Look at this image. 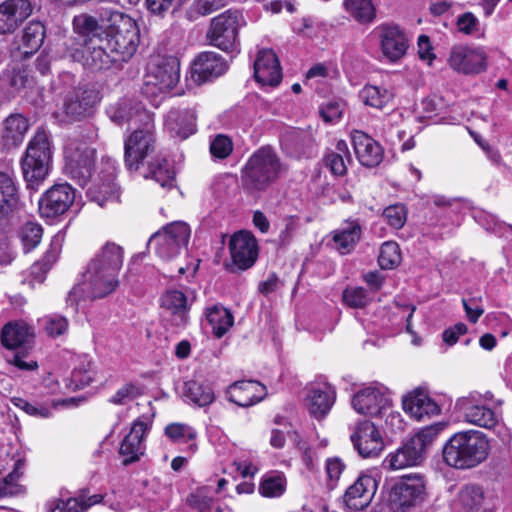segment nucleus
Here are the masks:
<instances>
[{"mask_svg":"<svg viewBox=\"0 0 512 512\" xmlns=\"http://www.w3.org/2000/svg\"><path fill=\"white\" fill-rule=\"evenodd\" d=\"M123 265V249L113 242L105 243L91 259L84 282L72 288L67 303L77 306L81 300L104 298L119 286V271Z\"/></svg>","mask_w":512,"mask_h":512,"instance_id":"obj_1","label":"nucleus"},{"mask_svg":"<svg viewBox=\"0 0 512 512\" xmlns=\"http://www.w3.org/2000/svg\"><path fill=\"white\" fill-rule=\"evenodd\" d=\"M112 121L119 125H142L125 141V163L129 170H137L139 165L154 150V119L140 103L123 100L108 111Z\"/></svg>","mask_w":512,"mask_h":512,"instance_id":"obj_2","label":"nucleus"},{"mask_svg":"<svg viewBox=\"0 0 512 512\" xmlns=\"http://www.w3.org/2000/svg\"><path fill=\"white\" fill-rule=\"evenodd\" d=\"M490 453L488 437L478 430L455 433L443 447L444 462L456 469H470L483 463Z\"/></svg>","mask_w":512,"mask_h":512,"instance_id":"obj_3","label":"nucleus"},{"mask_svg":"<svg viewBox=\"0 0 512 512\" xmlns=\"http://www.w3.org/2000/svg\"><path fill=\"white\" fill-rule=\"evenodd\" d=\"M101 21L106 24L107 48L119 62L128 61L136 52L139 43V30L136 22L128 15L102 9Z\"/></svg>","mask_w":512,"mask_h":512,"instance_id":"obj_4","label":"nucleus"},{"mask_svg":"<svg viewBox=\"0 0 512 512\" xmlns=\"http://www.w3.org/2000/svg\"><path fill=\"white\" fill-rule=\"evenodd\" d=\"M286 171V166L269 146L256 150L242 170L243 186L251 191H264Z\"/></svg>","mask_w":512,"mask_h":512,"instance_id":"obj_5","label":"nucleus"},{"mask_svg":"<svg viewBox=\"0 0 512 512\" xmlns=\"http://www.w3.org/2000/svg\"><path fill=\"white\" fill-rule=\"evenodd\" d=\"M51 154L47 132L43 129L37 130L21 162L23 176L29 187L34 188L46 177Z\"/></svg>","mask_w":512,"mask_h":512,"instance_id":"obj_6","label":"nucleus"},{"mask_svg":"<svg viewBox=\"0 0 512 512\" xmlns=\"http://www.w3.org/2000/svg\"><path fill=\"white\" fill-rule=\"evenodd\" d=\"M180 79V62L175 56H156L147 65L143 94L157 96L173 89Z\"/></svg>","mask_w":512,"mask_h":512,"instance_id":"obj_7","label":"nucleus"},{"mask_svg":"<svg viewBox=\"0 0 512 512\" xmlns=\"http://www.w3.org/2000/svg\"><path fill=\"white\" fill-rule=\"evenodd\" d=\"M492 400L493 394L490 391H472L458 398L455 407L463 413L465 421L469 424L490 430L499 422V416L490 407Z\"/></svg>","mask_w":512,"mask_h":512,"instance_id":"obj_8","label":"nucleus"},{"mask_svg":"<svg viewBox=\"0 0 512 512\" xmlns=\"http://www.w3.org/2000/svg\"><path fill=\"white\" fill-rule=\"evenodd\" d=\"M243 25L242 13L229 9L212 18L207 39L211 45L223 51L235 52L238 50V31Z\"/></svg>","mask_w":512,"mask_h":512,"instance_id":"obj_9","label":"nucleus"},{"mask_svg":"<svg viewBox=\"0 0 512 512\" xmlns=\"http://www.w3.org/2000/svg\"><path fill=\"white\" fill-rule=\"evenodd\" d=\"M425 499V481L419 474L401 477L389 490L387 502L393 512H406Z\"/></svg>","mask_w":512,"mask_h":512,"instance_id":"obj_10","label":"nucleus"},{"mask_svg":"<svg viewBox=\"0 0 512 512\" xmlns=\"http://www.w3.org/2000/svg\"><path fill=\"white\" fill-rule=\"evenodd\" d=\"M191 229L187 223L175 221L156 232L149 240L155 253L163 260H171L186 249Z\"/></svg>","mask_w":512,"mask_h":512,"instance_id":"obj_11","label":"nucleus"},{"mask_svg":"<svg viewBox=\"0 0 512 512\" xmlns=\"http://www.w3.org/2000/svg\"><path fill=\"white\" fill-rule=\"evenodd\" d=\"M65 173L84 187L91 177L95 149L87 143L72 140L65 147Z\"/></svg>","mask_w":512,"mask_h":512,"instance_id":"obj_12","label":"nucleus"},{"mask_svg":"<svg viewBox=\"0 0 512 512\" xmlns=\"http://www.w3.org/2000/svg\"><path fill=\"white\" fill-rule=\"evenodd\" d=\"M352 406L359 414L378 416L391 406L389 390L379 383L360 389L352 398Z\"/></svg>","mask_w":512,"mask_h":512,"instance_id":"obj_13","label":"nucleus"},{"mask_svg":"<svg viewBox=\"0 0 512 512\" xmlns=\"http://www.w3.org/2000/svg\"><path fill=\"white\" fill-rule=\"evenodd\" d=\"M379 479L380 474L377 471L360 474L344 494V502L347 507L353 510L366 508L374 498Z\"/></svg>","mask_w":512,"mask_h":512,"instance_id":"obj_14","label":"nucleus"},{"mask_svg":"<svg viewBox=\"0 0 512 512\" xmlns=\"http://www.w3.org/2000/svg\"><path fill=\"white\" fill-rule=\"evenodd\" d=\"M448 64L458 73L479 74L486 69V55L481 48L457 45L450 51Z\"/></svg>","mask_w":512,"mask_h":512,"instance_id":"obj_15","label":"nucleus"},{"mask_svg":"<svg viewBox=\"0 0 512 512\" xmlns=\"http://www.w3.org/2000/svg\"><path fill=\"white\" fill-rule=\"evenodd\" d=\"M75 199V190L67 183L56 184L39 200V212L42 217L54 218L64 214Z\"/></svg>","mask_w":512,"mask_h":512,"instance_id":"obj_16","label":"nucleus"},{"mask_svg":"<svg viewBox=\"0 0 512 512\" xmlns=\"http://www.w3.org/2000/svg\"><path fill=\"white\" fill-rule=\"evenodd\" d=\"M382 54L391 62L403 58L409 47L406 33L397 25L382 24L376 28Z\"/></svg>","mask_w":512,"mask_h":512,"instance_id":"obj_17","label":"nucleus"},{"mask_svg":"<svg viewBox=\"0 0 512 512\" xmlns=\"http://www.w3.org/2000/svg\"><path fill=\"white\" fill-rule=\"evenodd\" d=\"M351 441L363 458L377 457L384 449V441L379 430L368 420L358 423L351 435Z\"/></svg>","mask_w":512,"mask_h":512,"instance_id":"obj_18","label":"nucleus"},{"mask_svg":"<svg viewBox=\"0 0 512 512\" xmlns=\"http://www.w3.org/2000/svg\"><path fill=\"white\" fill-rule=\"evenodd\" d=\"M162 316L172 326L183 328L189 323L188 299L180 290H168L160 298Z\"/></svg>","mask_w":512,"mask_h":512,"instance_id":"obj_19","label":"nucleus"},{"mask_svg":"<svg viewBox=\"0 0 512 512\" xmlns=\"http://www.w3.org/2000/svg\"><path fill=\"white\" fill-rule=\"evenodd\" d=\"M232 264L239 270L253 266L258 256V245L255 237L249 232L235 233L229 242Z\"/></svg>","mask_w":512,"mask_h":512,"instance_id":"obj_20","label":"nucleus"},{"mask_svg":"<svg viewBox=\"0 0 512 512\" xmlns=\"http://www.w3.org/2000/svg\"><path fill=\"white\" fill-rule=\"evenodd\" d=\"M99 100V93L94 88L86 86L74 88L65 96V114L72 120H79L90 114Z\"/></svg>","mask_w":512,"mask_h":512,"instance_id":"obj_21","label":"nucleus"},{"mask_svg":"<svg viewBox=\"0 0 512 512\" xmlns=\"http://www.w3.org/2000/svg\"><path fill=\"white\" fill-rule=\"evenodd\" d=\"M197 115L194 109H171L165 116L164 128L170 137L185 140L197 131Z\"/></svg>","mask_w":512,"mask_h":512,"instance_id":"obj_22","label":"nucleus"},{"mask_svg":"<svg viewBox=\"0 0 512 512\" xmlns=\"http://www.w3.org/2000/svg\"><path fill=\"white\" fill-rule=\"evenodd\" d=\"M336 399L334 388L327 383H314L308 388L305 403L311 416L321 420L329 413Z\"/></svg>","mask_w":512,"mask_h":512,"instance_id":"obj_23","label":"nucleus"},{"mask_svg":"<svg viewBox=\"0 0 512 512\" xmlns=\"http://www.w3.org/2000/svg\"><path fill=\"white\" fill-rule=\"evenodd\" d=\"M266 387L257 381H236L225 391L228 401L240 406L249 407L264 399Z\"/></svg>","mask_w":512,"mask_h":512,"instance_id":"obj_24","label":"nucleus"},{"mask_svg":"<svg viewBox=\"0 0 512 512\" xmlns=\"http://www.w3.org/2000/svg\"><path fill=\"white\" fill-rule=\"evenodd\" d=\"M254 77L263 86L275 87L282 80L279 60L271 49L260 50L254 63Z\"/></svg>","mask_w":512,"mask_h":512,"instance_id":"obj_25","label":"nucleus"},{"mask_svg":"<svg viewBox=\"0 0 512 512\" xmlns=\"http://www.w3.org/2000/svg\"><path fill=\"white\" fill-rule=\"evenodd\" d=\"M32 10L30 0H6L0 4V34L14 32Z\"/></svg>","mask_w":512,"mask_h":512,"instance_id":"obj_26","label":"nucleus"},{"mask_svg":"<svg viewBox=\"0 0 512 512\" xmlns=\"http://www.w3.org/2000/svg\"><path fill=\"white\" fill-rule=\"evenodd\" d=\"M355 155L361 165L366 167L378 166L384 156L382 146L368 134L355 130L351 133Z\"/></svg>","mask_w":512,"mask_h":512,"instance_id":"obj_27","label":"nucleus"},{"mask_svg":"<svg viewBox=\"0 0 512 512\" xmlns=\"http://www.w3.org/2000/svg\"><path fill=\"white\" fill-rule=\"evenodd\" d=\"M227 69L226 62L214 52H203L193 62L191 78L195 83H203L222 75Z\"/></svg>","mask_w":512,"mask_h":512,"instance_id":"obj_28","label":"nucleus"},{"mask_svg":"<svg viewBox=\"0 0 512 512\" xmlns=\"http://www.w3.org/2000/svg\"><path fill=\"white\" fill-rule=\"evenodd\" d=\"M417 445V442L408 440L385 457L383 466L389 470H400L420 465L425 459V455Z\"/></svg>","mask_w":512,"mask_h":512,"instance_id":"obj_29","label":"nucleus"},{"mask_svg":"<svg viewBox=\"0 0 512 512\" xmlns=\"http://www.w3.org/2000/svg\"><path fill=\"white\" fill-rule=\"evenodd\" d=\"M148 424L142 420H136L120 446V454L125 465L135 462L144 453V437L148 431Z\"/></svg>","mask_w":512,"mask_h":512,"instance_id":"obj_30","label":"nucleus"},{"mask_svg":"<svg viewBox=\"0 0 512 512\" xmlns=\"http://www.w3.org/2000/svg\"><path fill=\"white\" fill-rule=\"evenodd\" d=\"M402 405L404 411L418 421L422 420L425 416L440 413L439 405L425 391L420 389L407 394L403 398Z\"/></svg>","mask_w":512,"mask_h":512,"instance_id":"obj_31","label":"nucleus"},{"mask_svg":"<svg viewBox=\"0 0 512 512\" xmlns=\"http://www.w3.org/2000/svg\"><path fill=\"white\" fill-rule=\"evenodd\" d=\"M30 128L29 120L20 113H13L3 121L1 141L6 149L21 145Z\"/></svg>","mask_w":512,"mask_h":512,"instance_id":"obj_32","label":"nucleus"},{"mask_svg":"<svg viewBox=\"0 0 512 512\" xmlns=\"http://www.w3.org/2000/svg\"><path fill=\"white\" fill-rule=\"evenodd\" d=\"M182 396L185 402L198 408H206L216 399L212 384L201 379H191L184 382Z\"/></svg>","mask_w":512,"mask_h":512,"instance_id":"obj_33","label":"nucleus"},{"mask_svg":"<svg viewBox=\"0 0 512 512\" xmlns=\"http://www.w3.org/2000/svg\"><path fill=\"white\" fill-rule=\"evenodd\" d=\"M34 338V328L23 320L8 322L1 331V341L7 349L30 345Z\"/></svg>","mask_w":512,"mask_h":512,"instance_id":"obj_34","label":"nucleus"},{"mask_svg":"<svg viewBox=\"0 0 512 512\" xmlns=\"http://www.w3.org/2000/svg\"><path fill=\"white\" fill-rule=\"evenodd\" d=\"M100 44H90L85 40V50L83 51V65L92 71H101L108 69L113 63L119 62L115 55L107 52L104 39L98 38Z\"/></svg>","mask_w":512,"mask_h":512,"instance_id":"obj_35","label":"nucleus"},{"mask_svg":"<svg viewBox=\"0 0 512 512\" xmlns=\"http://www.w3.org/2000/svg\"><path fill=\"white\" fill-rule=\"evenodd\" d=\"M116 168L114 163L108 162L106 174L102 183L94 185L89 189V193L93 201L100 206H104L108 201H117L119 198V189L115 183Z\"/></svg>","mask_w":512,"mask_h":512,"instance_id":"obj_36","label":"nucleus"},{"mask_svg":"<svg viewBox=\"0 0 512 512\" xmlns=\"http://www.w3.org/2000/svg\"><path fill=\"white\" fill-rule=\"evenodd\" d=\"M395 93L392 89L377 85H365L359 92V98L366 106L383 110L392 104Z\"/></svg>","mask_w":512,"mask_h":512,"instance_id":"obj_37","label":"nucleus"},{"mask_svg":"<svg viewBox=\"0 0 512 512\" xmlns=\"http://www.w3.org/2000/svg\"><path fill=\"white\" fill-rule=\"evenodd\" d=\"M361 236V227L357 221H346L334 231L333 241L341 254L352 251Z\"/></svg>","mask_w":512,"mask_h":512,"instance_id":"obj_38","label":"nucleus"},{"mask_svg":"<svg viewBox=\"0 0 512 512\" xmlns=\"http://www.w3.org/2000/svg\"><path fill=\"white\" fill-rule=\"evenodd\" d=\"M12 404L24 411L26 414L36 418H49L52 416V410L58 408L60 405L66 406L69 403H74L75 399H65L61 401L53 400L50 404L29 402L21 397H13L11 399Z\"/></svg>","mask_w":512,"mask_h":512,"instance_id":"obj_39","label":"nucleus"},{"mask_svg":"<svg viewBox=\"0 0 512 512\" xmlns=\"http://www.w3.org/2000/svg\"><path fill=\"white\" fill-rule=\"evenodd\" d=\"M335 148L325 155L324 162L333 175L343 176L347 172V163L351 162L350 151L344 140H339Z\"/></svg>","mask_w":512,"mask_h":512,"instance_id":"obj_40","label":"nucleus"},{"mask_svg":"<svg viewBox=\"0 0 512 512\" xmlns=\"http://www.w3.org/2000/svg\"><path fill=\"white\" fill-rule=\"evenodd\" d=\"M18 202L17 188L12 177L0 171V218L5 217Z\"/></svg>","mask_w":512,"mask_h":512,"instance_id":"obj_41","label":"nucleus"},{"mask_svg":"<svg viewBox=\"0 0 512 512\" xmlns=\"http://www.w3.org/2000/svg\"><path fill=\"white\" fill-rule=\"evenodd\" d=\"M206 319L211 325L213 333L222 337L233 325V316L228 309L220 305H214L207 309Z\"/></svg>","mask_w":512,"mask_h":512,"instance_id":"obj_42","label":"nucleus"},{"mask_svg":"<svg viewBox=\"0 0 512 512\" xmlns=\"http://www.w3.org/2000/svg\"><path fill=\"white\" fill-rule=\"evenodd\" d=\"M149 173L145 175L160 184L163 188H171L175 179V172L170 167L168 161L160 156H156L153 161L148 164Z\"/></svg>","mask_w":512,"mask_h":512,"instance_id":"obj_43","label":"nucleus"},{"mask_svg":"<svg viewBox=\"0 0 512 512\" xmlns=\"http://www.w3.org/2000/svg\"><path fill=\"white\" fill-rule=\"evenodd\" d=\"M45 28L38 21L30 22L23 30L22 49L25 56L33 54L37 51L44 40Z\"/></svg>","mask_w":512,"mask_h":512,"instance_id":"obj_44","label":"nucleus"},{"mask_svg":"<svg viewBox=\"0 0 512 512\" xmlns=\"http://www.w3.org/2000/svg\"><path fill=\"white\" fill-rule=\"evenodd\" d=\"M101 495H92L87 500L83 496L69 498L66 501L56 500L51 503L49 512H85L89 507L99 503Z\"/></svg>","mask_w":512,"mask_h":512,"instance_id":"obj_45","label":"nucleus"},{"mask_svg":"<svg viewBox=\"0 0 512 512\" xmlns=\"http://www.w3.org/2000/svg\"><path fill=\"white\" fill-rule=\"evenodd\" d=\"M484 500L483 491L480 487L470 484L461 488L455 500V506L461 512H469L479 507Z\"/></svg>","mask_w":512,"mask_h":512,"instance_id":"obj_46","label":"nucleus"},{"mask_svg":"<svg viewBox=\"0 0 512 512\" xmlns=\"http://www.w3.org/2000/svg\"><path fill=\"white\" fill-rule=\"evenodd\" d=\"M73 29L75 33L85 38H89V43H93V38H100L102 26L99 24L97 19L88 14H80L73 19Z\"/></svg>","mask_w":512,"mask_h":512,"instance_id":"obj_47","label":"nucleus"},{"mask_svg":"<svg viewBox=\"0 0 512 512\" xmlns=\"http://www.w3.org/2000/svg\"><path fill=\"white\" fill-rule=\"evenodd\" d=\"M344 7L360 23H369L375 18V8L371 0H344Z\"/></svg>","mask_w":512,"mask_h":512,"instance_id":"obj_48","label":"nucleus"},{"mask_svg":"<svg viewBox=\"0 0 512 512\" xmlns=\"http://www.w3.org/2000/svg\"><path fill=\"white\" fill-rule=\"evenodd\" d=\"M286 489V478L282 473H269L263 476L259 492L264 497L281 496Z\"/></svg>","mask_w":512,"mask_h":512,"instance_id":"obj_49","label":"nucleus"},{"mask_svg":"<svg viewBox=\"0 0 512 512\" xmlns=\"http://www.w3.org/2000/svg\"><path fill=\"white\" fill-rule=\"evenodd\" d=\"M378 262L382 269H393L401 262V252L396 242L388 241L382 244L378 256Z\"/></svg>","mask_w":512,"mask_h":512,"instance_id":"obj_50","label":"nucleus"},{"mask_svg":"<svg viewBox=\"0 0 512 512\" xmlns=\"http://www.w3.org/2000/svg\"><path fill=\"white\" fill-rule=\"evenodd\" d=\"M42 235L43 229L40 224L35 222L25 223L19 231V237L25 252L34 249L41 242Z\"/></svg>","mask_w":512,"mask_h":512,"instance_id":"obj_51","label":"nucleus"},{"mask_svg":"<svg viewBox=\"0 0 512 512\" xmlns=\"http://www.w3.org/2000/svg\"><path fill=\"white\" fill-rule=\"evenodd\" d=\"M345 469V462L338 456L328 457L325 460L326 486L328 489L333 490L337 487Z\"/></svg>","mask_w":512,"mask_h":512,"instance_id":"obj_52","label":"nucleus"},{"mask_svg":"<svg viewBox=\"0 0 512 512\" xmlns=\"http://www.w3.org/2000/svg\"><path fill=\"white\" fill-rule=\"evenodd\" d=\"M226 3L227 0H194L188 10V15L190 19H197L224 7Z\"/></svg>","mask_w":512,"mask_h":512,"instance_id":"obj_53","label":"nucleus"},{"mask_svg":"<svg viewBox=\"0 0 512 512\" xmlns=\"http://www.w3.org/2000/svg\"><path fill=\"white\" fill-rule=\"evenodd\" d=\"M64 236L61 233L56 234L50 243L49 249L46 251L42 263H37L32 267V273H36L37 269H40L43 265L45 267L44 272H47L51 266L56 262L62 248Z\"/></svg>","mask_w":512,"mask_h":512,"instance_id":"obj_54","label":"nucleus"},{"mask_svg":"<svg viewBox=\"0 0 512 512\" xmlns=\"http://www.w3.org/2000/svg\"><path fill=\"white\" fill-rule=\"evenodd\" d=\"M166 436L174 442L186 443L196 437L194 428L187 424L172 423L165 428Z\"/></svg>","mask_w":512,"mask_h":512,"instance_id":"obj_55","label":"nucleus"},{"mask_svg":"<svg viewBox=\"0 0 512 512\" xmlns=\"http://www.w3.org/2000/svg\"><path fill=\"white\" fill-rule=\"evenodd\" d=\"M43 321V327L46 334L53 338L65 334L69 327L67 318L56 314L46 316Z\"/></svg>","mask_w":512,"mask_h":512,"instance_id":"obj_56","label":"nucleus"},{"mask_svg":"<svg viewBox=\"0 0 512 512\" xmlns=\"http://www.w3.org/2000/svg\"><path fill=\"white\" fill-rule=\"evenodd\" d=\"M383 217L391 227L400 229L406 222L407 210L402 204L390 205L384 209Z\"/></svg>","mask_w":512,"mask_h":512,"instance_id":"obj_57","label":"nucleus"},{"mask_svg":"<svg viewBox=\"0 0 512 512\" xmlns=\"http://www.w3.org/2000/svg\"><path fill=\"white\" fill-rule=\"evenodd\" d=\"M343 301L349 307L363 308L370 302V297L362 287L347 288L343 292Z\"/></svg>","mask_w":512,"mask_h":512,"instance_id":"obj_58","label":"nucleus"},{"mask_svg":"<svg viewBox=\"0 0 512 512\" xmlns=\"http://www.w3.org/2000/svg\"><path fill=\"white\" fill-rule=\"evenodd\" d=\"M440 429L439 425L425 427L409 440L417 442V447L425 455L427 447L434 441Z\"/></svg>","mask_w":512,"mask_h":512,"instance_id":"obj_59","label":"nucleus"},{"mask_svg":"<svg viewBox=\"0 0 512 512\" xmlns=\"http://www.w3.org/2000/svg\"><path fill=\"white\" fill-rule=\"evenodd\" d=\"M233 150L232 141L224 135L216 136L210 144L211 154L219 159L227 158Z\"/></svg>","mask_w":512,"mask_h":512,"instance_id":"obj_60","label":"nucleus"},{"mask_svg":"<svg viewBox=\"0 0 512 512\" xmlns=\"http://www.w3.org/2000/svg\"><path fill=\"white\" fill-rule=\"evenodd\" d=\"M94 379V372L91 367V363L83 367H77L71 374V381L74 383L76 388H82L89 385Z\"/></svg>","mask_w":512,"mask_h":512,"instance_id":"obj_61","label":"nucleus"},{"mask_svg":"<svg viewBox=\"0 0 512 512\" xmlns=\"http://www.w3.org/2000/svg\"><path fill=\"white\" fill-rule=\"evenodd\" d=\"M139 394L138 388L131 384H125L119 388L116 393L109 399V402L116 405H123L128 401H131Z\"/></svg>","mask_w":512,"mask_h":512,"instance_id":"obj_62","label":"nucleus"},{"mask_svg":"<svg viewBox=\"0 0 512 512\" xmlns=\"http://www.w3.org/2000/svg\"><path fill=\"white\" fill-rule=\"evenodd\" d=\"M478 19L470 12L460 15L457 19L458 30L470 35L477 30Z\"/></svg>","mask_w":512,"mask_h":512,"instance_id":"obj_63","label":"nucleus"},{"mask_svg":"<svg viewBox=\"0 0 512 512\" xmlns=\"http://www.w3.org/2000/svg\"><path fill=\"white\" fill-rule=\"evenodd\" d=\"M7 362L23 371H33L38 368L37 361L28 357L27 354L15 353Z\"/></svg>","mask_w":512,"mask_h":512,"instance_id":"obj_64","label":"nucleus"}]
</instances>
